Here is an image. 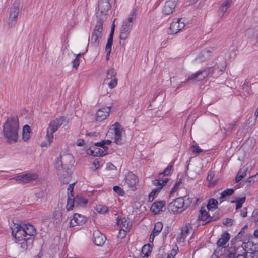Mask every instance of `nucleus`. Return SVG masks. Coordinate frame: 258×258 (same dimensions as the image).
Returning a JSON list of instances; mask_svg holds the SVG:
<instances>
[{
  "label": "nucleus",
  "mask_w": 258,
  "mask_h": 258,
  "mask_svg": "<svg viewBox=\"0 0 258 258\" xmlns=\"http://www.w3.org/2000/svg\"><path fill=\"white\" fill-rule=\"evenodd\" d=\"M241 216L242 217H246L247 215V208H244L242 210H241L240 213Z\"/></svg>",
  "instance_id": "obj_63"
},
{
  "label": "nucleus",
  "mask_w": 258,
  "mask_h": 258,
  "mask_svg": "<svg viewBox=\"0 0 258 258\" xmlns=\"http://www.w3.org/2000/svg\"><path fill=\"white\" fill-rule=\"evenodd\" d=\"M62 220V213L59 211H55L53 214V222L55 224L60 223Z\"/></svg>",
  "instance_id": "obj_38"
},
{
  "label": "nucleus",
  "mask_w": 258,
  "mask_h": 258,
  "mask_svg": "<svg viewBox=\"0 0 258 258\" xmlns=\"http://www.w3.org/2000/svg\"><path fill=\"white\" fill-rule=\"evenodd\" d=\"M246 258H258V243H242Z\"/></svg>",
  "instance_id": "obj_5"
},
{
  "label": "nucleus",
  "mask_w": 258,
  "mask_h": 258,
  "mask_svg": "<svg viewBox=\"0 0 258 258\" xmlns=\"http://www.w3.org/2000/svg\"><path fill=\"white\" fill-rule=\"evenodd\" d=\"M31 129L29 125L26 124L23 126L22 138L24 141H27L31 137Z\"/></svg>",
  "instance_id": "obj_29"
},
{
  "label": "nucleus",
  "mask_w": 258,
  "mask_h": 258,
  "mask_svg": "<svg viewBox=\"0 0 258 258\" xmlns=\"http://www.w3.org/2000/svg\"><path fill=\"white\" fill-rule=\"evenodd\" d=\"M202 70H199L192 75L189 76L187 79L186 81H200L204 79V76L203 75Z\"/></svg>",
  "instance_id": "obj_28"
},
{
  "label": "nucleus",
  "mask_w": 258,
  "mask_h": 258,
  "mask_svg": "<svg viewBox=\"0 0 258 258\" xmlns=\"http://www.w3.org/2000/svg\"><path fill=\"white\" fill-rule=\"evenodd\" d=\"M174 162H175V161H172L168 165V166L164 170V171L163 172L159 173L158 175V178L163 177L164 176H168L170 173L171 169L173 167Z\"/></svg>",
  "instance_id": "obj_34"
},
{
  "label": "nucleus",
  "mask_w": 258,
  "mask_h": 258,
  "mask_svg": "<svg viewBox=\"0 0 258 258\" xmlns=\"http://www.w3.org/2000/svg\"><path fill=\"white\" fill-rule=\"evenodd\" d=\"M114 130V142L117 145H122L123 144V140L122 139V132L123 128L120 124L116 122L112 125Z\"/></svg>",
  "instance_id": "obj_12"
},
{
  "label": "nucleus",
  "mask_w": 258,
  "mask_h": 258,
  "mask_svg": "<svg viewBox=\"0 0 258 258\" xmlns=\"http://www.w3.org/2000/svg\"><path fill=\"white\" fill-rule=\"evenodd\" d=\"M71 158L69 155H59L55 161V166L58 171H62L64 173L60 176V180L63 184H68L71 179V164L66 161Z\"/></svg>",
  "instance_id": "obj_2"
},
{
  "label": "nucleus",
  "mask_w": 258,
  "mask_h": 258,
  "mask_svg": "<svg viewBox=\"0 0 258 258\" xmlns=\"http://www.w3.org/2000/svg\"><path fill=\"white\" fill-rule=\"evenodd\" d=\"M169 228H170L168 226H166L164 228V231L162 232V236H163V240H164V238H165L167 236V235L169 233Z\"/></svg>",
  "instance_id": "obj_62"
},
{
  "label": "nucleus",
  "mask_w": 258,
  "mask_h": 258,
  "mask_svg": "<svg viewBox=\"0 0 258 258\" xmlns=\"http://www.w3.org/2000/svg\"><path fill=\"white\" fill-rule=\"evenodd\" d=\"M87 221L86 218L83 215L78 214H74L73 217L69 222L70 227H73L76 225H82Z\"/></svg>",
  "instance_id": "obj_15"
},
{
  "label": "nucleus",
  "mask_w": 258,
  "mask_h": 258,
  "mask_svg": "<svg viewBox=\"0 0 258 258\" xmlns=\"http://www.w3.org/2000/svg\"><path fill=\"white\" fill-rule=\"evenodd\" d=\"M110 81L108 83L109 87L111 89L114 88L117 85L118 79L116 78L110 79Z\"/></svg>",
  "instance_id": "obj_54"
},
{
  "label": "nucleus",
  "mask_w": 258,
  "mask_h": 258,
  "mask_svg": "<svg viewBox=\"0 0 258 258\" xmlns=\"http://www.w3.org/2000/svg\"><path fill=\"white\" fill-rule=\"evenodd\" d=\"M235 190L233 188H228L221 193L220 197L218 199L219 200V203H221L224 201L223 199L232 195L234 193Z\"/></svg>",
  "instance_id": "obj_30"
},
{
  "label": "nucleus",
  "mask_w": 258,
  "mask_h": 258,
  "mask_svg": "<svg viewBox=\"0 0 258 258\" xmlns=\"http://www.w3.org/2000/svg\"><path fill=\"white\" fill-rule=\"evenodd\" d=\"M95 210L100 214H105L108 212V211L107 207L101 205H96Z\"/></svg>",
  "instance_id": "obj_49"
},
{
  "label": "nucleus",
  "mask_w": 258,
  "mask_h": 258,
  "mask_svg": "<svg viewBox=\"0 0 258 258\" xmlns=\"http://www.w3.org/2000/svg\"><path fill=\"white\" fill-rule=\"evenodd\" d=\"M248 226L247 225H245L244 227H243L241 230L238 232L237 236L235 237L234 238H232L231 241L230 242H234V240H236L237 239L241 238L242 236L245 233V230L246 229H247Z\"/></svg>",
  "instance_id": "obj_50"
},
{
  "label": "nucleus",
  "mask_w": 258,
  "mask_h": 258,
  "mask_svg": "<svg viewBox=\"0 0 258 258\" xmlns=\"http://www.w3.org/2000/svg\"><path fill=\"white\" fill-rule=\"evenodd\" d=\"M111 7L109 0H98L97 11L96 13L97 21L104 22V17L107 15Z\"/></svg>",
  "instance_id": "obj_3"
},
{
  "label": "nucleus",
  "mask_w": 258,
  "mask_h": 258,
  "mask_svg": "<svg viewBox=\"0 0 258 258\" xmlns=\"http://www.w3.org/2000/svg\"><path fill=\"white\" fill-rule=\"evenodd\" d=\"M12 234L14 238L19 241H23V242H27L28 238L25 235V231L23 227L20 224H14L13 227L11 228Z\"/></svg>",
  "instance_id": "obj_7"
},
{
  "label": "nucleus",
  "mask_w": 258,
  "mask_h": 258,
  "mask_svg": "<svg viewBox=\"0 0 258 258\" xmlns=\"http://www.w3.org/2000/svg\"><path fill=\"white\" fill-rule=\"evenodd\" d=\"M114 33V31L112 29H111L110 34H109L108 38L107 39V42L106 43L107 45H112Z\"/></svg>",
  "instance_id": "obj_55"
},
{
  "label": "nucleus",
  "mask_w": 258,
  "mask_h": 258,
  "mask_svg": "<svg viewBox=\"0 0 258 258\" xmlns=\"http://www.w3.org/2000/svg\"><path fill=\"white\" fill-rule=\"evenodd\" d=\"M232 3V0H226L224 2V3L222 4L221 6L219 9V12L220 13H222V15H223L224 13H225L228 8L230 6L231 4Z\"/></svg>",
  "instance_id": "obj_42"
},
{
  "label": "nucleus",
  "mask_w": 258,
  "mask_h": 258,
  "mask_svg": "<svg viewBox=\"0 0 258 258\" xmlns=\"http://www.w3.org/2000/svg\"><path fill=\"white\" fill-rule=\"evenodd\" d=\"M19 11V5L18 4H14L10 8L8 20V24L9 28H12L16 25Z\"/></svg>",
  "instance_id": "obj_9"
},
{
  "label": "nucleus",
  "mask_w": 258,
  "mask_h": 258,
  "mask_svg": "<svg viewBox=\"0 0 258 258\" xmlns=\"http://www.w3.org/2000/svg\"><path fill=\"white\" fill-rule=\"evenodd\" d=\"M37 177L38 176L35 173H27L21 175H18L14 179L20 181L21 183H27L36 180Z\"/></svg>",
  "instance_id": "obj_14"
},
{
  "label": "nucleus",
  "mask_w": 258,
  "mask_h": 258,
  "mask_svg": "<svg viewBox=\"0 0 258 258\" xmlns=\"http://www.w3.org/2000/svg\"><path fill=\"white\" fill-rule=\"evenodd\" d=\"M113 190L119 196H123L125 195L124 191L119 186H114Z\"/></svg>",
  "instance_id": "obj_52"
},
{
  "label": "nucleus",
  "mask_w": 258,
  "mask_h": 258,
  "mask_svg": "<svg viewBox=\"0 0 258 258\" xmlns=\"http://www.w3.org/2000/svg\"><path fill=\"white\" fill-rule=\"evenodd\" d=\"M128 231V230H126L124 229L121 230L120 229V230L118 233V234L117 235L118 239H122L125 238V237L126 236V232Z\"/></svg>",
  "instance_id": "obj_59"
},
{
  "label": "nucleus",
  "mask_w": 258,
  "mask_h": 258,
  "mask_svg": "<svg viewBox=\"0 0 258 258\" xmlns=\"http://www.w3.org/2000/svg\"><path fill=\"white\" fill-rule=\"evenodd\" d=\"M153 246V243H147L142 248L141 255L143 258H148L151 254Z\"/></svg>",
  "instance_id": "obj_25"
},
{
  "label": "nucleus",
  "mask_w": 258,
  "mask_h": 258,
  "mask_svg": "<svg viewBox=\"0 0 258 258\" xmlns=\"http://www.w3.org/2000/svg\"><path fill=\"white\" fill-rule=\"evenodd\" d=\"M163 177L158 178L152 181V183L154 185L158 187H162V188L169 181L168 178L162 179Z\"/></svg>",
  "instance_id": "obj_32"
},
{
  "label": "nucleus",
  "mask_w": 258,
  "mask_h": 258,
  "mask_svg": "<svg viewBox=\"0 0 258 258\" xmlns=\"http://www.w3.org/2000/svg\"><path fill=\"white\" fill-rule=\"evenodd\" d=\"M246 197L245 196L242 197L241 198H237L235 200H232L231 201V203H236V210L240 209L243 204L245 202Z\"/></svg>",
  "instance_id": "obj_40"
},
{
  "label": "nucleus",
  "mask_w": 258,
  "mask_h": 258,
  "mask_svg": "<svg viewBox=\"0 0 258 258\" xmlns=\"http://www.w3.org/2000/svg\"><path fill=\"white\" fill-rule=\"evenodd\" d=\"M218 68V67H216V66H214L205 68L202 70V72L203 73V76H204V78L208 77L209 75H212Z\"/></svg>",
  "instance_id": "obj_36"
},
{
  "label": "nucleus",
  "mask_w": 258,
  "mask_h": 258,
  "mask_svg": "<svg viewBox=\"0 0 258 258\" xmlns=\"http://www.w3.org/2000/svg\"><path fill=\"white\" fill-rule=\"evenodd\" d=\"M46 138L47 140L41 143V146L42 147H47L49 146L52 142L53 137L50 138V134L48 132H47Z\"/></svg>",
  "instance_id": "obj_44"
},
{
  "label": "nucleus",
  "mask_w": 258,
  "mask_h": 258,
  "mask_svg": "<svg viewBox=\"0 0 258 258\" xmlns=\"http://www.w3.org/2000/svg\"><path fill=\"white\" fill-rule=\"evenodd\" d=\"M176 21H173L171 24L168 31V33L169 34H175L180 31L179 27V22L181 19L178 18L175 19Z\"/></svg>",
  "instance_id": "obj_23"
},
{
  "label": "nucleus",
  "mask_w": 258,
  "mask_h": 258,
  "mask_svg": "<svg viewBox=\"0 0 258 258\" xmlns=\"http://www.w3.org/2000/svg\"><path fill=\"white\" fill-rule=\"evenodd\" d=\"M111 107H104L99 109L96 113V119L98 121H101L106 119L109 115Z\"/></svg>",
  "instance_id": "obj_16"
},
{
  "label": "nucleus",
  "mask_w": 258,
  "mask_h": 258,
  "mask_svg": "<svg viewBox=\"0 0 258 258\" xmlns=\"http://www.w3.org/2000/svg\"><path fill=\"white\" fill-rule=\"evenodd\" d=\"M116 224L118 226L121 227V230L130 231L132 226V224L129 226V222L125 217L122 218L119 216L116 218Z\"/></svg>",
  "instance_id": "obj_21"
},
{
  "label": "nucleus",
  "mask_w": 258,
  "mask_h": 258,
  "mask_svg": "<svg viewBox=\"0 0 258 258\" xmlns=\"http://www.w3.org/2000/svg\"><path fill=\"white\" fill-rule=\"evenodd\" d=\"M214 51V48L210 47L202 50L197 56L196 60L199 62H203L209 60L212 54Z\"/></svg>",
  "instance_id": "obj_10"
},
{
  "label": "nucleus",
  "mask_w": 258,
  "mask_h": 258,
  "mask_svg": "<svg viewBox=\"0 0 258 258\" xmlns=\"http://www.w3.org/2000/svg\"><path fill=\"white\" fill-rule=\"evenodd\" d=\"M132 27L131 25H127L123 23L119 35V39L122 40L127 39L132 29Z\"/></svg>",
  "instance_id": "obj_19"
},
{
  "label": "nucleus",
  "mask_w": 258,
  "mask_h": 258,
  "mask_svg": "<svg viewBox=\"0 0 258 258\" xmlns=\"http://www.w3.org/2000/svg\"><path fill=\"white\" fill-rule=\"evenodd\" d=\"M182 197V201H183V203L184 204V208L185 209L187 208H188L191 204L193 198L189 197H187V196H185L184 197Z\"/></svg>",
  "instance_id": "obj_46"
},
{
  "label": "nucleus",
  "mask_w": 258,
  "mask_h": 258,
  "mask_svg": "<svg viewBox=\"0 0 258 258\" xmlns=\"http://www.w3.org/2000/svg\"><path fill=\"white\" fill-rule=\"evenodd\" d=\"M190 227V226H189V227H188V226H186L185 227L182 229L181 232L180 233V235H179L176 238V240H177V242L181 240L182 239H183V242H184L185 241V238H186V236L189 233V228Z\"/></svg>",
  "instance_id": "obj_33"
},
{
  "label": "nucleus",
  "mask_w": 258,
  "mask_h": 258,
  "mask_svg": "<svg viewBox=\"0 0 258 258\" xmlns=\"http://www.w3.org/2000/svg\"><path fill=\"white\" fill-rule=\"evenodd\" d=\"M85 141L83 139H78L76 142V145L77 146H82L84 145Z\"/></svg>",
  "instance_id": "obj_64"
},
{
  "label": "nucleus",
  "mask_w": 258,
  "mask_h": 258,
  "mask_svg": "<svg viewBox=\"0 0 258 258\" xmlns=\"http://www.w3.org/2000/svg\"><path fill=\"white\" fill-rule=\"evenodd\" d=\"M182 197H178L170 203L167 209L170 213L177 214L185 210Z\"/></svg>",
  "instance_id": "obj_6"
},
{
  "label": "nucleus",
  "mask_w": 258,
  "mask_h": 258,
  "mask_svg": "<svg viewBox=\"0 0 258 258\" xmlns=\"http://www.w3.org/2000/svg\"><path fill=\"white\" fill-rule=\"evenodd\" d=\"M104 22H96L95 28L91 34V45L97 47L99 46L100 40L102 36L103 25Z\"/></svg>",
  "instance_id": "obj_4"
},
{
  "label": "nucleus",
  "mask_w": 258,
  "mask_h": 258,
  "mask_svg": "<svg viewBox=\"0 0 258 258\" xmlns=\"http://www.w3.org/2000/svg\"><path fill=\"white\" fill-rule=\"evenodd\" d=\"M217 246L216 249L215 250L214 252L212 255L211 258H219V256L225 255V257H226V254H223L221 253V251H218V249L222 248H228V243H217Z\"/></svg>",
  "instance_id": "obj_26"
},
{
  "label": "nucleus",
  "mask_w": 258,
  "mask_h": 258,
  "mask_svg": "<svg viewBox=\"0 0 258 258\" xmlns=\"http://www.w3.org/2000/svg\"><path fill=\"white\" fill-rule=\"evenodd\" d=\"M23 227L26 232L25 234L26 237L28 239V241L31 240L33 241L35 240L34 238L36 233V230L35 227L29 223L24 224Z\"/></svg>",
  "instance_id": "obj_13"
},
{
  "label": "nucleus",
  "mask_w": 258,
  "mask_h": 258,
  "mask_svg": "<svg viewBox=\"0 0 258 258\" xmlns=\"http://www.w3.org/2000/svg\"><path fill=\"white\" fill-rule=\"evenodd\" d=\"M178 250V247L176 245L175 248H173V249L171 251V252L168 254L167 258H174L175 256L177 253Z\"/></svg>",
  "instance_id": "obj_58"
},
{
  "label": "nucleus",
  "mask_w": 258,
  "mask_h": 258,
  "mask_svg": "<svg viewBox=\"0 0 258 258\" xmlns=\"http://www.w3.org/2000/svg\"><path fill=\"white\" fill-rule=\"evenodd\" d=\"M116 72L114 68H111L107 70L106 78L105 80H109L113 78H116Z\"/></svg>",
  "instance_id": "obj_45"
},
{
  "label": "nucleus",
  "mask_w": 258,
  "mask_h": 258,
  "mask_svg": "<svg viewBox=\"0 0 258 258\" xmlns=\"http://www.w3.org/2000/svg\"><path fill=\"white\" fill-rule=\"evenodd\" d=\"M112 45H107L105 46V52H106V59L109 60L110 53L111 52Z\"/></svg>",
  "instance_id": "obj_56"
},
{
  "label": "nucleus",
  "mask_w": 258,
  "mask_h": 258,
  "mask_svg": "<svg viewBox=\"0 0 258 258\" xmlns=\"http://www.w3.org/2000/svg\"><path fill=\"white\" fill-rule=\"evenodd\" d=\"M3 133L7 139V142L11 144L17 142L18 139V131L19 124L18 117L11 116L7 118V121L3 124Z\"/></svg>",
  "instance_id": "obj_1"
},
{
  "label": "nucleus",
  "mask_w": 258,
  "mask_h": 258,
  "mask_svg": "<svg viewBox=\"0 0 258 258\" xmlns=\"http://www.w3.org/2000/svg\"><path fill=\"white\" fill-rule=\"evenodd\" d=\"M68 120L65 116L56 118L55 120L51 121L47 130L50 134V138L53 137V133L55 132L64 123H67Z\"/></svg>",
  "instance_id": "obj_8"
},
{
  "label": "nucleus",
  "mask_w": 258,
  "mask_h": 258,
  "mask_svg": "<svg viewBox=\"0 0 258 258\" xmlns=\"http://www.w3.org/2000/svg\"><path fill=\"white\" fill-rule=\"evenodd\" d=\"M75 208L77 207H85L88 203V199L81 194L75 196Z\"/></svg>",
  "instance_id": "obj_20"
},
{
  "label": "nucleus",
  "mask_w": 258,
  "mask_h": 258,
  "mask_svg": "<svg viewBox=\"0 0 258 258\" xmlns=\"http://www.w3.org/2000/svg\"><path fill=\"white\" fill-rule=\"evenodd\" d=\"M198 219L199 221H202L204 222V223L203 224V225L212 222L213 220L208 212H207L204 207H201V209L200 210V213L198 215Z\"/></svg>",
  "instance_id": "obj_18"
},
{
  "label": "nucleus",
  "mask_w": 258,
  "mask_h": 258,
  "mask_svg": "<svg viewBox=\"0 0 258 258\" xmlns=\"http://www.w3.org/2000/svg\"><path fill=\"white\" fill-rule=\"evenodd\" d=\"M162 187H158L153 189L148 195L149 201H152L161 191Z\"/></svg>",
  "instance_id": "obj_41"
},
{
  "label": "nucleus",
  "mask_w": 258,
  "mask_h": 258,
  "mask_svg": "<svg viewBox=\"0 0 258 258\" xmlns=\"http://www.w3.org/2000/svg\"><path fill=\"white\" fill-rule=\"evenodd\" d=\"M230 238V234L226 231L222 234L221 237L217 240V242H228Z\"/></svg>",
  "instance_id": "obj_47"
},
{
  "label": "nucleus",
  "mask_w": 258,
  "mask_h": 258,
  "mask_svg": "<svg viewBox=\"0 0 258 258\" xmlns=\"http://www.w3.org/2000/svg\"><path fill=\"white\" fill-rule=\"evenodd\" d=\"M162 229L163 224L161 222H157L155 224L154 229L150 235L149 242H153L154 237L159 234Z\"/></svg>",
  "instance_id": "obj_24"
},
{
  "label": "nucleus",
  "mask_w": 258,
  "mask_h": 258,
  "mask_svg": "<svg viewBox=\"0 0 258 258\" xmlns=\"http://www.w3.org/2000/svg\"><path fill=\"white\" fill-rule=\"evenodd\" d=\"M106 240V236L99 231L94 232L93 242H105Z\"/></svg>",
  "instance_id": "obj_27"
},
{
  "label": "nucleus",
  "mask_w": 258,
  "mask_h": 258,
  "mask_svg": "<svg viewBox=\"0 0 258 258\" xmlns=\"http://www.w3.org/2000/svg\"><path fill=\"white\" fill-rule=\"evenodd\" d=\"M124 180L128 187L134 188L132 189L133 190L136 189L135 186L138 182V178L135 174H133L132 172H128L125 176Z\"/></svg>",
  "instance_id": "obj_17"
},
{
  "label": "nucleus",
  "mask_w": 258,
  "mask_h": 258,
  "mask_svg": "<svg viewBox=\"0 0 258 258\" xmlns=\"http://www.w3.org/2000/svg\"><path fill=\"white\" fill-rule=\"evenodd\" d=\"M93 148L94 149L95 157H102L108 154L107 152L104 153L103 150L97 147H93Z\"/></svg>",
  "instance_id": "obj_51"
},
{
  "label": "nucleus",
  "mask_w": 258,
  "mask_h": 258,
  "mask_svg": "<svg viewBox=\"0 0 258 258\" xmlns=\"http://www.w3.org/2000/svg\"><path fill=\"white\" fill-rule=\"evenodd\" d=\"M73 207L75 208V199L74 198H70L68 196L67 199V204L66 206V209L67 211L72 210Z\"/></svg>",
  "instance_id": "obj_43"
},
{
  "label": "nucleus",
  "mask_w": 258,
  "mask_h": 258,
  "mask_svg": "<svg viewBox=\"0 0 258 258\" xmlns=\"http://www.w3.org/2000/svg\"><path fill=\"white\" fill-rule=\"evenodd\" d=\"M137 10L136 9H133L130 14L127 21L123 22L124 23L127 25H131L132 27L133 25V21L136 19L137 16Z\"/></svg>",
  "instance_id": "obj_37"
},
{
  "label": "nucleus",
  "mask_w": 258,
  "mask_h": 258,
  "mask_svg": "<svg viewBox=\"0 0 258 258\" xmlns=\"http://www.w3.org/2000/svg\"><path fill=\"white\" fill-rule=\"evenodd\" d=\"M182 183L181 179H180L178 181H177L174 185L173 187L171 189L169 192V196L171 197L172 196V195L178 189L179 186Z\"/></svg>",
  "instance_id": "obj_48"
},
{
  "label": "nucleus",
  "mask_w": 258,
  "mask_h": 258,
  "mask_svg": "<svg viewBox=\"0 0 258 258\" xmlns=\"http://www.w3.org/2000/svg\"><path fill=\"white\" fill-rule=\"evenodd\" d=\"M233 220L230 218H225L223 221V223L227 226H231L233 223Z\"/></svg>",
  "instance_id": "obj_60"
},
{
  "label": "nucleus",
  "mask_w": 258,
  "mask_h": 258,
  "mask_svg": "<svg viewBox=\"0 0 258 258\" xmlns=\"http://www.w3.org/2000/svg\"><path fill=\"white\" fill-rule=\"evenodd\" d=\"M242 90L244 92V94L246 96H249L252 94V91L250 85H249L248 82L247 81H245L242 86Z\"/></svg>",
  "instance_id": "obj_39"
},
{
  "label": "nucleus",
  "mask_w": 258,
  "mask_h": 258,
  "mask_svg": "<svg viewBox=\"0 0 258 258\" xmlns=\"http://www.w3.org/2000/svg\"><path fill=\"white\" fill-rule=\"evenodd\" d=\"M73 68L77 69L80 64V60L78 58H75L72 61Z\"/></svg>",
  "instance_id": "obj_61"
},
{
  "label": "nucleus",
  "mask_w": 258,
  "mask_h": 258,
  "mask_svg": "<svg viewBox=\"0 0 258 258\" xmlns=\"http://www.w3.org/2000/svg\"><path fill=\"white\" fill-rule=\"evenodd\" d=\"M241 169H240L238 171V172L235 177V182L236 183H238L239 181H240L242 179V178L246 175V171L244 172L242 175H240V174L241 173Z\"/></svg>",
  "instance_id": "obj_57"
},
{
  "label": "nucleus",
  "mask_w": 258,
  "mask_h": 258,
  "mask_svg": "<svg viewBox=\"0 0 258 258\" xmlns=\"http://www.w3.org/2000/svg\"><path fill=\"white\" fill-rule=\"evenodd\" d=\"M178 0H167L162 9L164 15H169L172 14L177 5Z\"/></svg>",
  "instance_id": "obj_11"
},
{
  "label": "nucleus",
  "mask_w": 258,
  "mask_h": 258,
  "mask_svg": "<svg viewBox=\"0 0 258 258\" xmlns=\"http://www.w3.org/2000/svg\"><path fill=\"white\" fill-rule=\"evenodd\" d=\"M215 176V173L214 171L210 170L208 172V176L207 177V180L209 182L208 186L209 187L214 186L218 182L217 180L213 181V179Z\"/></svg>",
  "instance_id": "obj_31"
},
{
  "label": "nucleus",
  "mask_w": 258,
  "mask_h": 258,
  "mask_svg": "<svg viewBox=\"0 0 258 258\" xmlns=\"http://www.w3.org/2000/svg\"><path fill=\"white\" fill-rule=\"evenodd\" d=\"M165 205V202L164 200L155 202L152 204L150 210L154 214H158Z\"/></svg>",
  "instance_id": "obj_22"
},
{
  "label": "nucleus",
  "mask_w": 258,
  "mask_h": 258,
  "mask_svg": "<svg viewBox=\"0 0 258 258\" xmlns=\"http://www.w3.org/2000/svg\"><path fill=\"white\" fill-rule=\"evenodd\" d=\"M218 200L214 198H211L209 200L207 205V208L209 210H215L218 208Z\"/></svg>",
  "instance_id": "obj_35"
},
{
  "label": "nucleus",
  "mask_w": 258,
  "mask_h": 258,
  "mask_svg": "<svg viewBox=\"0 0 258 258\" xmlns=\"http://www.w3.org/2000/svg\"><path fill=\"white\" fill-rule=\"evenodd\" d=\"M190 148L192 153L195 154L199 155L200 153L203 152V150L197 144L192 145Z\"/></svg>",
  "instance_id": "obj_53"
}]
</instances>
